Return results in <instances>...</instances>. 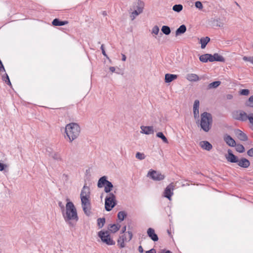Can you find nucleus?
I'll return each mask as SVG.
<instances>
[{
	"label": "nucleus",
	"mask_w": 253,
	"mask_h": 253,
	"mask_svg": "<svg viewBox=\"0 0 253 253\" xmlns=\"http://www.w3.org/2000/svg\"><path fill=\"white\" fill-rule=\"evenodd\" d=\"M62 214L65 222L70 226L74 227L79 220L76 208L72 202L67 203Z\"/></svg>",
	"instance_id": "nucleus-1"
},
{
	"label": "nucleus",
	"mask_w": 253,
	"mask_h": 253,
	"mask_svg": "<svg viewBox=\"0 0 253 253\" xmlns=\"http://www.w3.org/2000/svg\"><path fill=\"white\" fill-rule=\"evenodd\" d=\"M65 133L70 142L76 139L81 133V127L78 124L71 123L65 126Z\"/></svg>",
	"instance_id": "nucleus-2"
},
{
	"label": "nucleus",
	"mask_w": 253,
	"mask_h": 253,
	"mask_svg": "<svg viewBox=\"0 0 253 253\" xmlns=\"http://www.w3.org/2000/svg\"><path fill=\"white\" fill-rule=\"evenodd\" d=\"M212 117L211 114L205 112L201 114L200 126L205 132H208L211 128Z\"/></svg>",
	"instance_id": "nucleus-3"
},
{
	"label": "nucleus",
	"mask_w": 253,
	"mask_h": 253,
	"mask_svg": "<svg viewBox=\"0 0 253 253\" xmlns=\"http://www.w3.org/2000/svg\"><path fill=\"white\" fill-rule=\"evenodd\" d=\"M116 197L113 193H110L105 198V210L107 211H109L116 206Z\"/></svg>",
	"instance_id": "nucleus-4"
},
{
	"label": "nucleus",
	"mask_w": 253,
	"mask_h": 253,
	"mask_svg": "<svg viewBox=\"0 0 253 253\" xmlns=\"http://www.w3.org/2000/svg\"><path fill=\"white\" fill-rule=\"evenodd\" d=\"M98 236L101 241L108 245H114L115 242L110 237L109 231H100L98 233Z\"/></svg>",
	"instance_id": "nucleus-5"
},
{
	"label": "nucleus",
	"mask_w": 253,
	"mask_h": 253,
	"mask_svg": "<svg viewBox=\"0 0 253 253\" xmlns=\"http://www.w3.org/2000/svg\"><path fill=\"white\" fill-rule=\"evenodd\" d=\"M81 200L82 207L84 213L87 215L89 216L91 213V204L89 199L83 198Z\"/></svg>",
	"instance_id": "nucleus-6"
},
{
	"label": "nucleus",
	"mask_w": 253,
	"mask_h": 253,
	"mask_svg": "<svg viewBox=\"0 0 253 253\" xmlns=\"http://www.w3.org/2000/svg\"><path fill=\"white\" fill-rule=\"evenodd\" d=\"M90 194V192L89 187L84 185L81 192V199H83V198L89 199Z\"/></svg>",
	"instance_id": "nucleus-7"
},
{
	"label": "nucleus",
	"mask_w": 253,
	"mask_h": 253,
	"mask_svg": "<svg viewBox=\"0 0 253 253\" xmlns=\"http://www.w3.org/2000/svg\"><path fill=\"white\" fill-rule=\"evenodd\" d=\"M173 185L172 183L169 184L165 189L164 191V196L169 200H170L171 196L173 195Z\"/></svg>",
	"instance_id": "nucleus-8"
},
{
	"label": "nucleus",
	"mask_w": 253,
	"mask_h": 253,
	"mask_svg": "<svg viewBox=\"0 0 253 253\" xmlns=\"http://www.w3.org/2000/svg\"><path fill=\"white\" fill-rule=\"evenodd\" d=\"M236 114L238 117H235V119L237 120L246 121L249 120V115H248L246 113L243 111H236Z\"/></svg>",
	"instance_id": "nucleus-9"
},
{
	"label": "nucleus",
	"mask_w": 253,
	"mask_h": 253,
	"mask_svg": "<svg viewBox=\"0 0 253 253\" xmlns=\"http://www.w3.org/2000/svg\"><path fill=\"white\" fill-rule=\"evenodd\" d=\"M141 133L145 134H153L154 132L153 126H141L140 127Z\"/></svg>",
	"instance_id": "nucleus-10"
},
{
	"label": "nucleus",
	"mask_w": 253,
	"mask_h": 253,
	"mask_svg": "<svg viewBox=\"0 0 253 253\" xmlns=\"http://www.w3.org/2000/svg\"><path fill=\"white\" fill-rule=\"evenodd\" d=\"M148 236L151 238L152 240L154 242L158 241L159 240V238L158 235L155 233V230L154 229L152 228H149L148 229L147 231Z\"/></svg>",
	"instance_id": "nucleus-11"
},
{
	"label": "nucleus",
	"mask_w": 253,
	"mask_h": 253,
	"mask_svg": "<svg viewBox=\"0 0 253 253\" xmlns=\"http://www.w3.org/2000/svg\"><path fill=\"white\" fill-rule=\"evenodd\" d=\"M235 134L241 141H246L248 139L247 135L240 129H237L235 131Z\"/></svg>",
	"instance_id": "nucleus-12"
},
{
	"label": "nucleus",
	"mask_w": 253,
	"mask_h": 253,
	"mask_svg": "<svg viewBox=\"0 0 253 253\" xmlns=\"http://www.w3.org/2000/svg\"><path fill=\"white\" fill-rule=\"evenodd\" d=\"M211 60H210V62H213V61H219L224 62L225 59L224 58L218 54V53H214L213 55L211 54L210 56Z\"/></svg>",
	"instance_id": "nucleus-13"
},
{
	"label": "nucleus",
	"mask_w": 253,
	"mask_h": 253,
	"mask_svg": "<svg viewBox=\"0 0 253 253\" xmlns=\"http://www.w3.org/2000/svg\"><path fill=\"white\" fill-rule=\"evenodd\" d=\"M224 140L230 146L234 147L236 145L235 141L229 135L226 134L224 137Z\"/></svg>",
	"instance_id": "nucleus-14"
},
{
	"label": "nucleus",
	"mask_w": 253,
	"mask_h": 253,
	"mask_svg": "<svg viewBox=\"0 0 253 253\" xmlns=\"http://www.w3.org/2000/svg\"><path fill=\"white\" fill-rule=\"evenodd\" d=\"M200 105V102L198 100H196L194 101L193 105V114L195 118L199 117V108Z\"/></svg>",
	"instance_id": "nucleus-15"
},
{
	"label": "nucleus",
	"mask_w": 253,
	"mask_h": 253,
	"mask_svg": "<svg viewBox=\"0 0 253 253\" xmlns=\"http://www.w3.org/2000/svg\"><path fill=\"white\" fill-rule=\"evenodd\" d=\"M237 163L239 166L244 168H248L250 165L249 161L244 158L241 159L240 160H238Z\"/></svg>",
	"instance_id": "nucleus-16"
},
{
	"label": "nucleus",
	"mask_w": 253,
	"mask_h": 253,
	"mask_svg": "<svg viewBox=\"0 0 253 253\" xmlns=\"http://www.w3.org/2000/svg\"><path fill=\"white\" fill-rule=\"evenodd\" d=\"M200 146L205 150L210 151L212 149L211 144L207 141H202L200 143Z\"/></svg>",
	"instance_id": "nucleus-17"
},
{
	"label": "nucleus",
	"mask_w": 253,
	"mask_h": 253,
	"mask_svg": "<svg viewBox=\"0 0 253 253\" xmlns=\"http://www.w3.org/2000/svg\"><path fill=\"white\" fill-rule=\"evenodd\" d=\"M186 79L190 82H197L200 80L199 76L196 74H188L186 76Z\"/></svg>",
	"instance_id": "nucleus-18"
},
{
	"label": "nucleus",
	"mask_w": 253,
	"mask_h": 253,
	"mask_svg": "<svg viewBox=\"0 0 253 253\" xmlns=\"http://www.w3.org/2000/svg\"><path fill=\"white\" fill-rule=\"evenodd\" d=\"M228 156L227 157V159L228 161L231 163H237L238 161L237 157L232 154V151L230 149L228 150Z\"/></svg>",
	"instance_id": "nucleus-19"
},
{
	"label": "nucleus",
	"mask_w": 253,
	"mask_h": 253,
	"mask_svg": "<svg viewBox=\"0 0 253 253\" xmlns=\"http://www.w3.org/2000/svg\"><path fill=\"white\" fill-rule=\"evenodd\" d=\"M177 78V76L176 75L166 74L165 76V81L167 83H169L176 79Z\"/></svg>",
	"instance_id": "nucleus-20"
},
{
	"label": "nucleus",
	"mask_w": 253,
	"mask_h": 253,
	"mask_svg": "<svg viewBox=\"0 0 253 253\" xmlns=\"http://www.w3.org/2000/svg\"><path fill=\"white\" fill-rule=\"evenodd\" d=\"M213 26L220 28L223 27L224 25V20L220 18L214 19L212 21Z\"/></svg>",
	"instance_id": "nucleus-21"
},
{
	"label": "nucleus",
	"mask_w": 253,
	"mask_h": 253,
	"mask_svg": "<svg viewBox=\"0 0 253 253\" xmlns=\"http://www.w3.org/2000/svg\"><path fill=\"white\" fill-rule=\"evenodd\" d=\"M136 9L135 10H137L139 13H141L143 12L144 6V2L140 0H138L136 3Z\"/></svg>",
	"instance_id": "nucleus-22"
},
{
	"label": "nucleus",
	"mask_w": 253,
	"mask_h": 253,
	"mask_svg": "<svg viewBox=\"0 0 253 253\" xmlns=\"http://www.w3.org/2000/svg\"><path fill=\"white\" fill-rule=\"evenodd\" d=\"M68 22L67 21H60L58 19L55 18L52 22V24L55 26H63L67 24Z\"/></svg>",
	"instance_id": "nucleus-23"
},
{
	"label": "nucleus",
	"mask_w": 253,
	"mask_h": 253,
	"mask_svg": "<svg viewBox=\"0 0 253 253\" xmlns=\"http://www.w3.org/2000/svg\"><path fill=\"white\" fill-rule=\"evenodd\" d=\"M149 178L155 181H160L164 179V175H147Z\"/></svg>",
	"instance_id": "nucleus-24"
},
{
	"label": "nucleus",
	"mask_w": 253,
	"mask_h": 253,
	"mask_svg": "<svg viewBox=\"0 0 253 253\" xmlns=\"http://www.w3.org/2000/svg\"><path fill=\"white\" fill-rule=\"evenodd\" d=\"M186 31V27L185 25H181L175 31L176 36L184 34Z\"/></svg>",
	"instance_id": "nucleus-25"
},
{
	"label": "nucleus",
	"mask_w": 253,
	"mask_h": 253,
	"mask_svg": "<svg viewBox=\"0 0 253 253\" xmlns=\"http://www.w3.org/2000/svg\"><path fill=\"white\" fill-rule=\"evenodd\" d=\"M108 182L107 177L105 176L101 177L98 180L97 186L98 187H102Z\"/></svg>",
	"instance_id": "nucleus-26"
},
{
	"label": "nucleus",
	"mask_w": 253,
	"mask_h": 253,
	"mask_svg": "<svg viewBox=\"0 0 253 253\" xmlns=\"http://www.w3.org/2000/svg\"><path fill=\"white\" fill-rule=\"evenodd\" d=\"M120 227V225L119 224H110L108 227V230L112 233H115L119 230Z\"/></svg>",
	"instance_id": "nucleus-27"
},
{
	"label": "nucleus",
	"mask_w": 253,
	"mask_h": 253,
	"mask_svg": "<svg viewBox=\"0 0 253 253\" xmlns=\"http://www.w3.org/2000/svg\"><path fill=\"white\" fill-rule=\"evenodd\" d=\"M210 38L208 37L202 38L200 40V43L201 44V48L204 49L205 48L207 43L210 42Z\"/></svg>",
	"instance_id": "nucleus-28"
},
{
	"label": "nucleus",
	"mask_w": 253,
	"mask_h": 253,
	"mask_svg": "<svg viewBox=\"0 0 253 253\" xmlns=\"http://www.w3.org/2000/svg\"><path fill=\"white\" fill-rule=\"evenodd\" d=\"M211 54H205L204 55H202L200 56L199 59L200 61L203 62V63H206L208 61H210V60H211L210 58Z\"/></svg>",
	"instance_id": "nucleus-29"
},
{
	"label": "nucleus",
	"mask_w": 253,
	"mask_h": 253,
	"mask_svg": "<svg viewBox=\"0 0 253 253\" xmlns=\"http://www.w3.org/2000/svg\"><path fill=\"white\" fill-rule=\"evenodd\" d=\"M105 187L104 188V191L106 193H109L112 190V188H113V184L112 183L108 181V182L104 186Z\"/></svg>",
	"instance_id": "nucleus-30"
},
{
	"label": "nucleus",
	"mask_w": 253,
	"mask_h": 253,
	"mask_svg": "<svg viewBox=\"0 0 253 253\" xmlns=\"http://www.w3.org/2000/svg\"><path fill=\"white\" fill-rule=\"evenodd\" d=\"M220 84L221 82L220 81L213 82L208 85V88L209 89L215 88L217 87Z\"/></svg>",
	"instance_id": "nucleus-31"
},
{
	"label": "nucleus",
	"mask_w": 253,
	"mask_h": 253,
	"mask_svg": "<svg viewBox=\"0 0 253 253\" xmlns=\"http://www.w3.org/2000/svg\"><path fill=\"white\" fill-rule=\"evenodd\" d=\"M162 32L166 35H169L171 32L170 28L168 26H163L161 29Z\"/></svg>",
	"instance_id": "nucleus-32"
},
{
	"label": "nucleus",
	"mask_w": 253,
	"mask_h": 253,
	"mask_svg": "<svg viewBox=\"0 0 253 253\" xmlns=\"http://www.w3.org/2000/svg\"><path fill=\"white\" fill-rule=\"evenodd\" d=\"M126 213L125 211H119L118 213V218L121 221H123L126 216Z\"/></svg>",
	"instance_id": "nucleus-33"
},
{
	"label": "nucleus",
	"mask_w": 253,
	"mask_h": 253,
	"mask_svg": "<svg viewBox=\"0 0 253 253\" xmlns=\"http://www.w3.org/2000/svg\"><path fill=\"white\" fill-rule=\"evenodd\" d=\"M156 136L158 137L161 138L164 143H169L167 138H166V137L164 135V134L162 132H158L156 134Z\"/></svg>",
	"instance_id": "nucleus-34"
},
{
	"label": "nucleus",
	"mask_w": 253,
	"mask_h": 253,
	"mask_svg": "<svg viewBox=\"0 0 253 253\" xmlns=\"http://www.w3.org/2000/svg\"><path fill=\"white\" fill-rule=\"evenodd\" d=\"M105 223V218H99L97 219V225L98 226L99 228H102L104 224Z\"/></svg>",
	"instance_id": "nucleus-35"
},
{
	"label": "nucleus",
	"mask_w": 253,
	"mask_h": 253,
	"mask_svg": "<svg viewBox=\"0 0 253 253\" xmlns=\"http://www.w3.org/2000/svg\"><path fill=\"white\" fill-rule=\"evenodd\" d=\"M183 9V6L181 4H175L173 7L172 9L173 11L179 12Z\"/></svg>",
	"instance_id": "nucleus-36"
},
{
	"label": "nucleus",
	"mask_w": 253,
	"mask_h": 253,
	"mask_svg": "<svg viewBox=\"0 0 253 253\" xmlns=\"http://www.w3.org/2000/svg\"><path fill=\"white\" fill-rule=\"evenodd\" d=\"M235 147L236 151L239 153H243L245 151V148L242 144H236Z\"/></svg>",
	"instance_id": "nucleus-37"
},
{
	"label": "nucleus",
	"mask_w": 253,
	"mask_h": 253,
	"mask_svg": "<svg viewBox=\"0 0 253 253\" xmlns=\"http://www.w3.org/2000/svg\"><path fill=\"white\" fill-rule=\"evenodd\" d=\"M246 105L253 108V95L251 96L246 103Z\"/></svg>",
	"instance_id": "nucleus-38"
},
{
	"label": "nucleus",
	"mask_w": 253,
	"mask_h": 253,
	"mask_svg": "<svg viewBox=\"0 0 253 253\" xmlns=\"http://www.w3.org/2000/svg\"><path fill=\"white\" fill-rule=\"evenodd\" d=\"M51 157L55 160L57 161H61V157L60 155L58 153H53L51 155Z\"/></svg>",
	"instance_id": "nucleus-39"
},
{
	"label": "nucleus",
	"mask_w": 253,
	"mask_h": 253,
	"mask_svg": "<svg viewBox=\"0 0 253 253\" xmlns=\"http://www.w3.org/2000/svg\"><path fill=\"white\" fill-rule=\"evenodd\" d=\"M125 239H122V238L119 237L118 240V244L120 245V248H123L125 247Z\"/></svg>",
	"instance_id": "nucleus-40"
},
{
	"label": "nucleus",
	"mask_w": 253,
	"mask_h": 253,
	"mask_svg": "<svg viewBox=\"0 0 253 253\" xmlns=\"http://www.w3.org/2000/svg\"><path fill=\"white\" fill-rule=\"evenodd\" d=\"M135 157L137 159L140 160H142L145 158V155L143 153H141L140 152H137L136 154Z\"/></svg>",
	"instance_id": "nucleus-41"
},
{
	"label": "nucleus",
	"mask_w": 253,
	"mask_h": 253,
	"mask_svg": "<svg viewBox=\"0 0 253 253\" xmlns=\"http://www.w3.org/2000/svg\"><path fill=\"white\" fill-rule=\"evenodd\" d=\"M140 13H139L137 10H134L133 11V12H132L131 13V14L130 15V17L131 19L132 20H133L135 17L138 15L139 14H140Z\"/></svg>",
	"instance_id": "nucleus-42"
},
{
	"label": "nucleus",
	"mask_w": 253,
	"mask_h": 253,
	"mask_svg": "<svg viewBox=\"0 0 253 253\" xmlns=\"http://www.w3.org/2000/svg\"><path fill=\"white\" fill-rule=\"evenodd\" d=\"M128 234L129 235V237L128 239H127L125 235H122V236H120V237L122 238V239H125V241H129L132 237V234L131 232L128 231Z\"/></svg>",
	"instance_id": "nucleus-43"
},
{
	"label": "nucleus",
	"mask_w": 253,
	"mask_h": 253,
	"mask_svg": "<svg viewBox=\"0 0 253 253\" xmlns=\"http://www.w3.org/2000/svg\"><path fill=\"white\" fill-rule=\"evenodd\" d=\"M159 28L158 26L156 25L153 27L152 30V33L154 34L155 35H158L159 32Z\"/></svg>",
	"instance_id": "nucleus-44"
},
{
	"label": "nucleus",
	"mask_w": 253,
	"mask_h": 253,
	"mask_svg": "<svg viewBox=\"0 0 253 253\" xmlns=\"http://www.w3.org/2000/svg\"><path fill=\"white\" fill-rule=\"evenodd\" d=\"M243 59L245 61H248V62H251L252 64H253V56H250V57L244 56L243 57Z\"/></svg>",
	"instance_id": "nucleus-45"
},
{
	"label": "nucleus",
	"mask_w": 253,
	"mask_h": 253,
	"mask_svg": "<svg viewBox=\"0 0 253 253\" xmlns=\"http://www.w3.org/2000/svg\"><path fill=\"white\" fill-rule=\"evenodd\" d=\"M249 121L251 124V128L253 130V113L249 115Z\"/></svg>",
	"instance_id": "nucleus-46"
},
{
	"label": "nucleus",
	"mask_w": 253,
	"mask_h": 253,
	"mask_svg": "<svg viewBox=\"0 0 253 253\" xmlns=\"http://www.w3.org/2000/svg\"><path fill=\"white\" fill-rule=\"evenodd\" d=\"M195 5L196 8H198L199 9H202L203 8V4L200 1H196L195 3Z\"/></svg>",
	"instance_id": "nucleus-47"
},
{
	"label": "nucleus",
	"mask_w": 253,
	"mask_h": 253,
	"mask_svg": "<svg viewBox=\"0 0 253 253\" xmlns=\"http://www.w3.org/2000/svg\"><path fill=\"white\" fill-rule=\"evenodd\" d=\"M250 93V91L247 89H243L241 90L240 93L243 95H248Z\"/></svg>",
	"instance_id": "nucleus-48"
},
{
	"label": "nucleus",
	"mask_w": 253,
	"mask_h": 253,
	"mask_svg": "<svg viewBox=\"0 0 253 253\" xmlns=\"http://www.w3.org/2000/svg\"><path fill=\"white\" fill-rule=\"evenodd\" d=\"M58 204L59 207H60V208L61 209V212H62L63 211L65 210V207H64V205L62 204V202L59 201Z\"/></svg>",
	"instance_id": "nucleus-49"
},
{
	"label": "nucleus",
	"mask_w": 253,
	"mask_h": 253,
	"mask_svg": "<svg viewBox=\"0 0 253 253\" xmlns=\"http://www.w3.org/2000/svg\"><path fill=\"white\" fill-rule=\"evenodd\" d=\"M2 79L5 82H7V81L9 79V77L6 73L5 74V75L2 77Z\"/></svg>",
	"instance_id": "nucleus-50"
},
{
	"label": "nucleus",
	"mask_w": 253,
	"mask_h": 253,
	"mask_svg": "<svg viewBox=\"0 0 253 253\" xmlns=\"http://www.w3.org/2000/svg\"><path fill=\"white\" fill-rule=\"evenodd\" d=\"M248 155L251 157H253V148L248 151Z\"/></svg>",
	"instance_id": "nucleus-51"
},
{
	"label": "nucleus",
	"mask_w": 253,
	"mask_h": 253,
	"mask_svg": "<svg viewBox=\"0 0 253 253\" xmlns=\"http://www.w3.org/2000/svg\"><path fill=\"white\" fill-rule=\"evenodd\" d=\"M101 49L102 50V53L103 54V55L106 57H107V54L105 52V51L104 50V45L103 44H102L101 46Z\"/></svg>",
	"instance_id": "nucleus-52"
},
{
	"label": "nucleus",
	"mask_w": 253,
	"mask_h": 253,
	"mask_svg": "<svg viewBox=\"0 0 253 253\" xmlns=\"http://www.w3.org/2000/svg\"><path fill=\"white\" fill-rule=\"evenodd\" d=\"M145 253H156V251L154 249H151V250L146 251Z\"/></svg>",
	"instance_id": "nucleus-53"
},
{
	"label": "nucleus",
	"mask_w": 253,
	"mask_h": 253,
	"mask_svg": "<svg viewBox=\"0 0 253 253\" xmlns=\"http://www.w3.org/2000/svg\"><path fill=\"white\" fill-rule=\"evenodd\" d=\"M147 174H157V171L155 170L151 169L148 171Z\"/></svg>",
	"instance_id": "nucleus-54"
},
{
	"label": "nucleus",
	"mask_w": 253,
	"mask_h": 253,
	"mask_svg": "<svg viewBox=\"0 0 253 253\" xmlns=\"http://www.w3.org/2000/svg\"><path fill=\"white\" fill-rule=\"evenodd\" d=\"M138 251H139V252L140 253H143L144 251H143V248H142V247L141 246H139L138 247Z\"/></svg>",
	"instance_id": "nucleus-55"
},
{
	"label": "nucleus",
	"mask_w": 253,
	"mask_h": 253,
	"mask_svg": "<svg viewBox=\"0 0 253 253\" xmlns=\"http://www.w3.org/2000/svg\"><path fill=\"white\" fill-rule=\"evenodd\" d=\"M109 70L112 73H114L115 72L116 68L114 67H110Z\"/></svg>",
	"instance_id": "nucleus-56"
},
{
	"label": "nucleus",
	"mask_w": 253,
	"mask_h": 253,
	"mask_svg": "<svg viewBox=\"0 0 253 253\" xmlns=\"http://www.w3.org/2000/svg\"><path fill=\"white\" fill-rule=\"evenodd\" d=\"M5 165L1 163H0V170H2L4 169Z\"/></svg>",
	"instance_id": "nucleus-57"
},
{
	"label": "nucleus",
	"mask_w": 253,
	"mask_h": 253,
	"mask_svg": "<svg viewBox=\"0 0 253 253\" xmlns=\"http://www.w3.org/2000/svg\"><path fill=\"white\" fill-rule=\"evenodd\" d=\"M126 230V226H125L124 227H123L122 229V231H121V233H124Z\"/></svg>",
	"instance_id": "nucleus-58"
},
{
	"label": "nucleus",
	"mask_w": 253,
	"mask_h": 253,
	"mask_svg": "<svg viewBox=\"0 0 253 253\" xmlns=\"http://www.w3.org/2000/svg\"><path fill=\"white\" fill-rule=\"evenodd\" d=\"M122 60L125 61L126 60V56L125 54H122Z\"/></svg>",
	"instance_id": "nucleus-59"
},
{
	"label": "nucleus",
	"mask_w": 253,
	"mask_h": 253,
	"mask_svg": "<svg viewBox=\"0 0 253 253\" xmlns=\"http://www.w3.org/2000/svg\"><path fill=\"white\" fill-rule=\"evenodd\" d=\"M235 117H238V115L236 114V111L233 113V117L235 119Z\"/></svg>",
	"instance_id": "nucleus-60"
},
{
	"label": "nucleus",
	"mask_w": 253,
	"mask_h": 253,
	"mask_svg": "<svg viewBox=\"0 0 253 253\" xmlns=\"http://www.w3.org/2000/svg\"><path fill=\"white\" fill-rule=\"evenodd\" d=\"M6 83H7V84H8V85H11V82H10V80H9H9H8L7 81V82H6Z\"/></svg>",
	"instance_id": "nucleus-61"
},
{
	"label": "nucleus",
	"mask_w": 253,
	"mask_h": 253,
	"mask_svg": "<svg viewBox=\"0 0 253 253\" xmlns=\"http://www.w3.org/2000/svg\"><path fill=\"white\" fill-rule=\"evenodd\" d=\"M164 253H172V252L169 250H167L166 252H164Z\"/></svg>",
	"instance_id": "nucleus-62"
},
{
	"label": "nucleus",
	"mask_w": 253,
	"mask_h": 253,
	"mask_svg": "<svg viewBox=\"0 0 253 253\" xmlns=\"http://www.w3.org/2000/svg\"><path fill=\"white\" fill-rule=\"evenodd\" d=\"M86 172L87 173H90L91 172V169H88L86 170Z\"/></svg>",
	"instance_id": "nucleus-63"
},
{
	"label": "nucleus",
	"mask_w": 253,
	"mask_h": 253,
	"mask_svg": "<svg viewBox=\"0 0 253 253\" xmlns=\"http://www.w3.org/2000/svg\"><path fill=\"white\" fill-rule=\"evenodd\" d=\"M232 97V96L231 95H228L227 96L228 99H231Z\"/></svg>",
	"instance_id": "nucleus-64"
}]
</instances>
